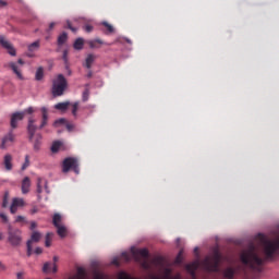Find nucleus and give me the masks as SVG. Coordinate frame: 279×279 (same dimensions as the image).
Segmentation results:
<instances>
[{"mask_svg":"<svg viewBox=\"0 0 279 279\" xmlns=\"http://www.w3.org/2000/svg\"><path fill=\"white\" fill-rule=\"evenodd\" d=\"M40 112V125H36V119L33 117L28 119L27 125L28 138L31 143H33L35 151H38L40 149V145L43 144V135L40 133L36 134V130H43V128H46V125L49 123V109H47V107H41Z\"/></svg>","mask_w":279,"mask_h":279,"instance_id":"f257e3e1","label":"nucleus"},{"mask_svg":"<svg viewBox=\"0 0 279 279\" xmlns=\"http://www.w3.org/2000/svg\"><path fill=\"white\" fill-rule=\"evenodd\" d=\"M240 258L245 267L260 271L263 258L258 256V246H256L254 243H250L247 250L241 253Z\"/></svg>","mask_w":279,"mask_h":279,"instance_id":"f03ea898","label":"nucleus"},{"mask_svg":"<svg viewBox=\"0 0 279 279\" xmlns=\"http://www.w3.org/2000/svg\"><path fill=\"white\" fill-rule=\"evenodd\" d=\"M221 263V254L219 251H216L213 255V257H206L202 263L203 269L205 271H219V265Z\"/></svg>","mask_w":279,"mask_h":279,"instance_id":"7ed1b4c3","label":"nucleus"},{"mask_svg":"<svg viewBox=\"0 0 279 279\" xmlns=\"http://www.w3.org/2000/svg\"><path fill=\"white\" fill-rule=\"evenodd\" d=\"M66 86H69L66 78L64 77L63 74H59L52 81V88H51L52 96L62 97V95H64V90H66Z\"/></svg>","mask_w":279,"mask_h":279,"instance_id":"20e7f679","label":"nucleus"},{"mask_svg":"<svg viewBox=\"0 0 279 279\" xmlns=\"http://www.w3.org/2000/svg\"><path fill=\"white\" fill-rule=\"evenodd\" d=\"M62 173H69V171H74V173L80 174V161L74 157H66L61 165Z\"/></svg>","mask_w":279,"mask_h":279,"instance_id":"39448f33","label":"nucleus"},{"mask_svg":"<svg viewBox=\"0 0 279 279\" xmlns=\"http://www.w3.org/2000/svg\"><path fill=\"white\" fill-rule=\"evenodd\" d=\"M132 254L136 263L142 265L143 269H149V262H147V258H149V251L147 248L133 250Z\"/></svg>","mask_w":279,"mask_h":279,"instance_id":"423d86ee","label":"nucleus"},{"mask_svg":"<svg viewBox=\"0 0 279 279\" xmlns=\"http://www.w3.org/2000/svg\"><path fill=\"white\" fill-rule=\"evenodd\" d=\"M9 243H11V245L16 246V245H21V230L19 229H12V226H9Z\"/></svg>","mask_w":279,"mask_h":279,"instance_id":"0eeeda50","label":"nucleus"},{"mask_svg":"<svg viewBox=\"0 0 279 279\" xmlns=\"http://www.w3.org/2000/svg\"><path fill=\"white\" fill-rule=\"evenodd\" d=\"M16 138V135L14 134V131L11 129L7 135L3 136L0 149H8L12 143H14Z\"/></svg>","mask_w":279,"mask_h":279,"instance_id":"6e6552de","label":"nucleus"},{"mask_svg":"<svg viewBox=\"0 0 279 279\" xmlns=\"http://www.w3.org/2000/svg\"><path fill=\"white\" fill-rule=\"evenodd\" d=\"M40 239H43V233L38 232V231H33L32 235H31V240L27 241L26 245H27V256H32V243H38L40 241Z\"/></svg>","mask_w":279,"mask_h":279,"instance_id":"1a4fd4ad","label":"nucleus"},{"mask_svg":"<svg viewBox=\"0 0 279 279\" xmlns=\"http://www.w3.org/2000/svg\"><path fill=\"white\" fill-rule=\"evenodd\" d=\"M23 206H25V199L20 198V197H14L12 199V204L10 206L11 215H16L19 208H23Z\"/></svg>","mask_w":279,"mask_h":279,"instance_id":"9d476101","label":"nucleus"},{"mask_svg":"<svg viewBox=\"0 0 279 279\" xmlns=\"http://www.w3.org/2000/svg\"><path fill=\"white\" fill-rule=\"evenodd\" d=\"M23 119H25L24 112L13 113L11 116V122H10L11 130H16V128H19V121H23Z\"/></svg>","mask_w":279,"mask_h":279,"instance_id":"9b49d317","label":"nucleus"},{"mask_svg":"<svg viewBox=\"0 0 279 279\" xmlns=\"http://www.w3.org/2000/svg\"><path fill=\"white\" fill-rule=\"evenodd\" d=\"M0 45L8 50V53L10 56H16V49H14V46H12V44H10V41H8L5 37H0Z\"/></svg>","mask_w":279,"mask_h":279,"instance_id":"f8f14e48","label":"nucleus"},{"mask_svg":"<svg viewBox=\"0 0 279 279\" xmlns=\"http://www.w3.org/2000/svg\"><path fill=\"white\" fill-rule=\"evenodd\" d=\"M32 186V181L29 177H25L22 181V193L23 195H27L29 193V187Z\"/></svg>","mask_w":279,"mask_h":279,"instance_id":"ddd939ff","label":"nucleus"},{"mask_svg":"<svg viewBox=\"0 0 279 279\" xmlns=\"http://www.w3.org/2000/svg\"><path fill=\"white\" fill-rule=\"evenodd\" d=\"M3 166L5 168V171H12V169H13L12 155H10V154L4 155Z\"/></svg>","mask_w":279,"mask_h":279,"instance_id":"4468645a","label":"nucleus"},{"mask_svg":"<svg viewBox=\"0 0 279 279\" xmlns=\"http://www.w3.org/2000/svg\"><path fill=\"white\" fill-rule=\"evenodd\" d=\"M51 267H52V274H56L58 271V266L56 264H51L49 262L44 264L43 272L44 274H49V271H51Z\"/></svg>","mask_w":279,"mask_h":279,"instance_id":"2eb2a0df","label":"nucleus"},{"mask_svg":"<svg viewBox=\"0 0 279 279\" xmlns=\"http://www.w3.org/2000/svg\"><path fill=\"white\" fill-rule=\"evenodd\" d=\"M87 45H89L90 49H99V45H106V43H104V40L97 38V39L88 40Z\"/></svg>","mask_w":279,"mask_h":279,"instance_id":"dca6fc26","label":"nucleus"},{"mask_svg":"<svg viewBox=\"0 0 279 279\" xmlns=\"http://www.w3.org/2000/svg\"><path fill=\"white\" fill-rule=\"evenodd\" d=\"M96 58L97 57L93 53H90L86 57V59H85L86 69H92L93 68V63L95 62Z\"/></svg>","mask_w":279,"mask_h":279,"instance_id":"f3484780","label":"nucleus"},{"mask_svg":"<svg viewBox=\"0 0 279 279\" xmlns=\"http://www.w3.org/2000/svg\"><path fill=\"white\" fill-rule=\"evenodd\" d=\"M69 106H71L70 101L59 102L54 105V109L60 110L61 112H64L65 110H69Z\"/></svg>","mask_w":279,"mask_h":279,"instance_id":"a211bd4d","label":"nucleus"},{"mask_svg":"<svg viewBox=\"0 0 279 279\" xmlns=\"http://www.w3.org/2000/svg\"><path fill=\"white\" fill-rule=\"evenodd\" d=\"M10 69L15 73V75L19 77V80H23V74L19 70V66L14 62L9 63Z\"/></svg>","mask_w":279,"mask_h":279,"instance_id":"6ab92c4d","label":"nucleus"},{"mask_svg":"<svg viewBox=\"0 0 279 279\" xmlns=\"http://www.w3.org/2000/svg\"><path fill=\"white\" fill-rule=\"evenodd\" d=\"M187 271H191L192 276L195 275V271L199 269V262H194L186 266Z\"/></svg>","mask_w":279,"mask_h":279,"instance_id":"aec40b11","label":"nucleus"},{"mask_svg":"<svg viewBox=\"0 0 279 279\" xmlns=\"http://www.w3.org/2000/svg\"><path fill=\"white\" fill-rule=\"evenodd\" d=\"M52 225L54 228L62 226V216L60 214H54L52 217Z\"/></svg>","mask_w":279,"mask_h":279,"instance_id":"412c9836","label":"nucleus"},{"mask_svg":"<svg viewBox=\"0 0 279 279\" xmlns=\"http://www.w3.org/2000/svg\"><path fill=\"white\" fill-rule=\"evenodd\" d=\"M73 47H74V49H76V51H82V49H84V39L83 38H77L74 41Z\"/></svg>","mask_w":279,"mask_h":279,"instance_id":"4be33fe9","label":"nucleus"},{"mask_svg":"<svg viewBox=\"0 0 279 279\" xmlns=\"http://www.w3.org/2000/svg\"><path fill=\"white\" fill-rule=\"evenodd\" d=\"M45 77V69H43V66H39L36 71V74H35V80L37 82H40V80H43Z\"/></svg>","mask_w":279,"mask_h":279,"instance_id":"5701e85b","label":"nucleus"},{"mask_svg":"<svg viewBox=\"0 0 279 279\" xmlns=\"http://www.w3.org/2000/svg\"><path fill=\"white\" fill-rule=\"evenodd\" d=\"M27 49L28 51H33V52L38 51V49H40V40H36L29 44Z\"/></svg>","mask_w":279,"mask_h":279,"instance_id":"b1692460","label":"nucleus"},{"mask_svg":"<svg viewBox=\"0 0 279 279\" xmlns=\"http://www.w3.org/2000/svg\"><path fill=\"white\" fill-rule=\"evenodd\" d=\"M57 228V234H59V236H61V239H64V236H66V227L59 225Z\"/></svg>","mask_w":279,"mask_h":279,"instance_id":"393cba45","label":"nucleus"},{"mask_svg":"<svg viewBox=\"0 0 279 279\" xmlns=\"http://www.w3.org/2000/svg\"><path fill=\"white\" fill-rule=\"evenodd\" d=\"M234 268L232 267H229V268H226L225 271H223V276L228 279H232L234 278Z\"/></svg>","mask_w":279,"mask_h":279,"instance_id":"a878e982","label":"nucleus"},{"mask_svg":"<svg viewBox=\"0 0 279 279\" xmlns=\"http://www.w3.org/2000/svg\"><path fill=\"white\" fill-rule=\"evenodd\" d=\"M68 38H69V35H66V33H62L58 37V45H59V47H62V45H64V43H66Z\"/></svg>","mask_w":279,"mask_h":279,"instance_id":"bb28decb","label":"nucleus"},{"mask_svg":"<svg viewBox=\"0 0 279 279\" xmlns=\"http://www.w3.org/2000/svg\"><path fill=\"white\" fill-rule=\"evenodd\" d=\"M62 147V143L57 141L52 144L51 146V151L52 154H58V151H60V148Z\"/></svg>","mask_w":279,"mask_h":279,"instance_id":"cd10ccee","label":"nucleus"},{"mask_svg":"<svg viewBox=\"0 0 279 279\" xmlns=\"http://www.w3.org/2000/svg\"><path fill=\"white\" fill-rule=\"evenodd\" d=\"M53 241V233L48 232L46 234V241H45V245L46 247H51V242Z\"/></svg>","mask_w":279,"mask_h":279,"instance_id":"c85d7f7f","label":"nucleus"},{"mask_svg":"<svg viewBox=\"0 0 279 279\" xmlns=\"http://www.w3.org/2000/svg\"><path fill=\"white\" fill-rule=\"evenodd\" d=\"M183 255L184 250H181L174 259L175 265H182V260H184Z\"/></svg>","mask_w":279,"mask_h":279,"instance_id":"c756f323","label":"nucleus"},{"mask_svg":"<svg viewBox=\"0 0 279 279\" xmlns=\"http://www.w3.org/2000/svg\"><path fill=\"white\" fill-rule=\"evenodd\" d=\"M10 202V192H5L2 199V208H8Z\"/></svg>","mask_w":279,"mask_h":279,"instance_id":"7c9ffc66","label":"nucleus"},{"mask_svg":"<svg viewBox=\"0 0 279 279\" xmlns=\"http://www.w3.org/2000/svg\"><path fill=\"white\" fill-rule=\"evenodd\" d=\"M75 279H86V270H84V268H78Z\"/></svg>","mask_w":279,"mask_h":279,"instance_id":"2f4dec72","label":"nucleus"},{"mask_svg":"<svg viewBox=\"0 0 279 279\" xmlns=\"http://www.w3.org/2000/svg\"><path fill=\"white\" fill-rule=\"evenodd\" d=\"M104 27H106L107 29V34H113L114 33V27L110 24H108V22H102Z\"/></svg>","mask_w":279,"mask_h":279,"instance_id":"473e14b6","label":"nucleus"},{"mask_svg":"<svg viewBox=\"0 0 279 279\" xmlns=\"http://www.w3.org/2000/svg\"><path fill=\"white\" fill-rule=\"evenodd\" d=\"M64 123H66V119L61 118V119L56 120V121L53 122V128H58V125H64Z\"/></svg>","mask_w":279,"mask_h":279,"instance_id":"72a5a7b5","label":"nucleus"},{"mask_svg":"<svg viewBox=\"0 0 279 279\" xmlns=\"http://www.w3.org/2000/svg\"><path fill=\"white\" fill-rule=\"evenodd\" d=\"M80 108V102H74L72 108V114L73 117H77V110Z\"/></svg>","mask_w":279,"mask_h":279,"instance_id":"f704fd0d","label":"nucleus"},{"mask_svg":"<svg viewBox=\"0 0 279 279\" xmlns=\"http://www.w3.org/2000/svg\"><path fill=\"white\" fill-rule=\"evenodd\" d=\"M27 167H29V155L25 156V161L22 166V171H25V169H27Z\"/></svg>","mask_w":279,"mask_h":279,"instance_id":"c9c22d12","label":"nucleus"},{"mask_svg":"<svg viewBox=\"0 0 279 279\" xmlns=\"http://www.w3.org/2000/svg\"><path fill=\"white\" fill-rule=\"evenodd\" d=\"M40 184H43V179L39 178L37 181V193L38 194L43 193V185H40Z\"/></svg>","mask_w":279,"mask_h":279,"instance_id":"e433bc0d","label":"nucleus"},{"mask_svg":"<svg viewBox=\"0 0 279 279\" xmlns=\"http://www.w3.org/2000/svg\"><path fill=\"white\" fill-rule=\"evenodd\" d=\"M89 95H90V92H89L88 89H85V90L83 92V96H82L83 101H87Z\"/></svg>","mask_w":279,"mask_h":279,"instance_id":"4c0bfd02","label":"nucleus"},{"mask_svg":"<svg viewBox=\"0 0 279 279\" xmlns=\"http://www.w3.org/2000/svg\"><path fill=\"white\" fill-rule=\"evenodd\" d=\"M121 257L123 258V260H125L126 263H130V254L128 252H123L121 254Z\"/></svg>","mask_w":279,"mask_h":279,"instance_id":"58836bf2","label":"nucleus"},{"mask_svg":"<svg viewBox=\"0 0 279 279\" xmlns=\"http://www.w3.org/2000/svg\"><path fill=\"white\" fill-rule=\"evenodd\" d=\"M84 29H85V32H86L87 34H90V32H93L94 27H93V25L87 24V25L84 26Z\"/></svg>","mask_w":279,"mask_h":279,"instance_id":"ea45409f","label":"nucleus"},{"mask_svg":"<svg viewBox=\"0 0 279 279\" xmlns=\"http://www.w3.org/2000/svg\"><path fill=\"white\" fill-rule=\"evenodd\" d=\"M0 219H2L3 223H8L9 221L7 215L3 213L0 214Z\"/></svg>","mask_w":279,"mask_h":279,"instance_id":"a19ab883","label":"nucleus"},{"mask_svg":"<svg viewBox=\"0 0 279 279\" xmlns=\"http://www.w3.org/2000/svg\"><path fill=\"white\" fill-rule=\"evenodd\" d=\"M21 221H25V217H23V216H17V217L15 218V223H21Z\"/></svg>","mask_w":279,"mask_h":279,"instance_id":"79ce46f5","label":"nucleus"},{"mask_svg":"<svg viewBox=\"0 0 279 279\" xmlns=\"http://www.w3.org/2000/svg\"><path fill=\"white\" fill-rule=\"evenodd\" d=\"M66 25H68V29H71V32H77V28H75V27H73L72 25H71V22H66Z\"/></svg>","mask_w":279,"mask_h":279,"instance_id":"37998d69","label":"nucleus"},{"mask_svg":"<svg viewBox=\"0 0 279 279\" xmlns=\"http://www.w3.org/2000/svg\"><path fill=\"white\" fill-rule=\"evenodd\" d=\"M36 228H38V223H36V221H32L31 222V230H36Z\"/></svg>","mask_w":279,"mask_h":279,"instance_id":"c03bdc74","label":"nucleus"},{"mask_svg":"<svg viewBox=\"0 0 279 279\" xmlns=\"http://www.w3.org/2000/svg\"><path fill=\"white\" fill-rule=\"evenodd\" d=\"M94 279H104V275H101L99 272H95Z\"/></svg>","mask_w":279,"mask_h":279,"instance_id":"a18cd8bd","label":"nucleus"},{"mask_svg":"<svg viewBox=\"0 0 279 279\" xmlns=\"http://www.w3.org/2000/svg\"><path fill=\"white\" fill-rule=\"evenodd\" d=\"M35 254H37V255L43 254V248L41 247H36L35 248Z\"/></svg>","mask_w":279,"mask_h":279,"instance_id":"49530a36","label":"nucleus"},{"mask_svg":"<svg viewBox=\"0 0 279 279\" xmlns=\"http://www.w3.org/2000/svg\"><path fill=\"white\" fill-rule=\"evenodd\" d=\"M26 56H27V58H35V57H36V54L34 53V51H28V52L26 53Z\"/></svg>","mask_w":279,"mask_h":279,"instance_id":"de8ad7c7","label":"nucleus"},{"mask_svg":"<svg viewBox=\"0 0 279 279\" xmlns=\"http://www.w3.org/2000/svg\"><path fill=\"white\" fill-rule=\"evenodd\" d=\"M54 27H56V24L53 22H51L49 24V27H48L47 32H51V29H53Z\"/></svg>","mask_w":279,"mask_h":279,"instance_id":"09e8293b","label":"nucleus"},{"mask_svg":"<svg viewBox=\"0 0 279 279\" xmlns=\"http://www.w3.org/2000/svg\"><path fill=\"white\" fill-rule=\"evenodd\" d=\"M27 114H34V108L29 107L26 109Z\"/></svg>","mask_w":279,"mask_h":279,"instance_id":"8fccbe9b","label":"nucleus"},{"mask_svg":"<svg viewBox=\"0 0 279 279\" xmlns=\"http://www.w3.org/2000/svg\"><path fill=\"white\" fill-rule=\"evenodd\" d=\"M36 213H38V207L31 209V215H36Z\"/></svg>","mask_w":279,"mask_h":279,"instance_id":"3c124183","label":"nucleus"},{"mask_svg":"<svg viewBox=\"0 0 279 279\" xmlns=\"http://www.w3.org/2000/svg\"><path fill=\"white\" fill-rule=\"evenodd\" d=\"M8 5V2L0 0V8H5Z\"/></svg>","mask_w":279,"mask_h":279,"instance_id":"603ef678","label":"nucleus"},{"mask_svg":"<svg viewBox=\"0 0 279 279\" xmlns=\"http://www.w3.org/2000/svg\"><path fill=\"white\" fill-rule=\"evenodd\" d=\"M73 128H74L73 124H69V123L66 124V130H68L69 132H71V130H73Z\"/></svg>","mask_w":279,"mask_h":279,"instance_id":"864d4df0","label":"nucleus"},{"mask_svg":"<svg viewBox=\"0 0 279 279\" xmlns=\"http://www.w3.org/2000/svg\"><path fill=\"white\" fill-rule=\"evenodd\" d=\"M112 265H119V259L114 258V259L112 260Z\"/></svg>","mask_w":279,"mask_h":279,"instance_id":"5fc2aeb1","label":"nucleus"},{"mask_svg":"<svg viewBox=\"0 0 279 279\" xmlns=\"http://www.w3.org/2000/svg\"><path fill=\"white\" fill-rule=\"evenodd\" d=\"M17 64H22L23 65V64H25V61H23V59H19L17 60Z\"/></svg>","mask_w":279,"mask_h":279,"instance_id":"6e6d98bb","label":"nucleus"},{"mask_svg":"<svg viewBox=\"0 0 279 279\" xmlns=\"http://www.w3.org/2000/svg\"><path fill=\"white\" fill-rule=\"evenodd\" d=\"M66 56H68V51L64 50V51H63V60H66Z\"/></svg>","mask_w":279,"mask_h":279,"instance_id":"4d7b16f0","label":"nucleus"},{"mask_svg":"<svg viewBox=\"0 0 279 279\" xmlns=\"http://www.w3.org/2000/svg\"><path fill=\"white\" fill-rule=\"evenodd\" d=\"M87 77H88V78L93 77V72H92V71H89V72L87 73Z\"/></svg>","mask_w":279,"mask_h":279,"instance_id":"13d9d810","label":"nucleus"},{"mask_svg":"<svg viewBox=\"0 0 279 279\" xmlns=\"http://www.w3.org/2000/svg\"><path fill=\"white\" fill-rule=\"evenodd\" d=\"M23 277V272H17V279H21Z\"/></svg>","mask_w":279,"mask_h":279,"instance_id":"bf43d9fd","label":"nucleus"},{"mask_svg":"<svg viewBox=\"0 0 279 279\" xmlns=\"http://www.w3.org/2000/svg\"><path fill=\"white\" fill-rule=\"evenodd\" d=\"M197 252H199V247L194 248V253L197 254Z\"/></svg>","mask_w":279,"mask_h":279,"instance_id":"052dcab7","label":"nucleus"},{"mask_svg":"<svg viewBox=\"0 0 279 279\" xmlns=\"http://www.w3.org/2000/svg\"><path fill=\"white\" fill-rule=\"evenodd\" d=\"M53 262L58 263V257L57 256L53 257Z\"/></svg>","mask_w":279,"mask_h":279,"instance_id":"680f3d73","label":"nucleus"},{"mask_svg":"<svg viewBox=\"0 0 279 279\" xmlns=\"http://www.w3.org/2000/svg\"><path fill=\"white\" fill-rule=\"evenodd\" d=\"M3 239V233L0 232V241Z\"/></svg>","mask_w":279,"mask_h":279,"instance_id":"e2e57ef3","label":"nucleus"},{"mask_svg":"<svg viewBox=\"0 0 279 279\" xmlns=\"http://www.w3.org/2000/svg\"><path fill=\"white\" fill-rule=\"evenodd\" d=\"M126 43H129V45H132V40L130 39H126Z\"/></svg>","mask_w":279,"mask_h":279,"instance_id":"0e129e2a","label":"nucleus"},{"mask_svg":"<svg viewBox=\"0 0 279 279\" xmlns=\"http://www.w3.org/2000/svg\"><path fill=\"white\" fill-rule=\"evenodd\" d=\"M69 75H71V70H69Z\"/></svg>","mask_w":279,"mask_h":279,"instance_id":"69168bd1","label":"nucleus"},{"mask_svg":"<svg viewBox=\"0 0 279 279\" xmlns=\"http://www.w3.org/2000/svg\"><path fill=\"white\" fill-rule=\"evenodd\" d=\"M45 186H46V191H47V184Z\"/></svg>","mask_w":279,"mask_h":279,"instance_id":"338daca9","label":"nucleus"},{"mask_svg":"<svg viewBox=\"0 0 279 279\" xmlns=\"http://www.w3.org/2000/svg\"><path fill=\"white\" fill-rule=\"evenodd\" d=\"M154 279H158V278L154 277Z\"/></svg>","mask_w":279,"mask_h":279,"instance_id":"774afa93","label":"nucleus"}]
</instances>
